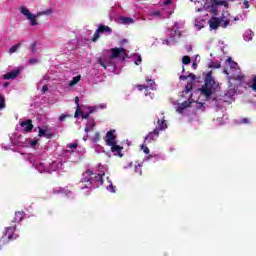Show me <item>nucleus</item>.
<instances>
[{"mask_svg": "<svg viewBox=\"0 0 256 256\" xmlns=\"http://www.w3.org/2000/svg\"><path fill=\"white\" fill-rule=\"evenodd\" d=\"M79 147V144L77 143H71L67 145V149H77Z\"/></svg>", "mask_w": 256, "mask_h": 256, "instance_id": "473e14b6", "label": "nucleus"}, {"mask_svg": "<svg viewBox=\"0 0 256 256\" xmlns=\"http://www.w3.org/2000/svg\"><path fill=\"white\" fill-rule=\"evenodd\" d=\"M179 79H180L181 81H187V80L189 79V76L181 75V76L179 77Z\"/></svg>", "mask_w": 256, "mask_h": 256, "instance_id": "79ce46f5", "label": "nucleus"}, {"mask_svg": "<svg viewBox=\"0 0 256 256\" xmlns=\"http://www.w3.org/2000/svg\"><path fill=\"white\" fill-rule=\"evenodd\" d=\"M108 189H109V191H111V193H115V186H113V184H110L108 186Z\"/></svg>", "mask_w": 256, "mask_h": 256, "instance_id": "a19ab883", "label": "nucleus"}, {"mask_svg": "<svg viewBox=\"0 0 256 256\" xmlns=\"http://www.w3.org/2000/svg\"><path fill=\"white\" fill-rule=\"evenodd\" d=\"M84 139V141H87V138H83Z\"/></svg>", "mask_w": 256, "mask_h": 256, "instance_id": "bf43d9fd", "label": "nucleus"}, {"mask_svg": "<svg viewBox=\"0 0 256 256\" xmlns=\"http://www.w3.org/2000/svg\"><path fill=\"white\" fill-rule=\"evenodd\" d=\"M30 49L32 53H35L37 51V42L32 43Z\"/></svg>", "mask_w": 256, "mask_h": 256, "instance_id": "2f4dec72", "label": "nucleus"}, {"mask_svg": "<svg viewBox=\"0 0 256 256\" xmlns=\"http://www.w3.org/2000/svg\"><path fill=\"white\" fill-rule=\"evenodd\" d=\"M38 136L46 137V139H51V137H53V134H51V132H49L48 130L38 127Z\"/></svg>", "mask_w": 256, "mask_h": 256, "instance_id": "a211bd4d", "label": "nucleus"}, {"mask_svg": "<svg viewBox=\"0 0 256 256\" xmlns=\"http://www.w3.org/2000/svg\"><path fill=\"white\" fill-rule=\"evenodd\" d=\"M23 217V212H16L14 218L12 219V223H21V221H23Z\"/></svg>", "mask_w": 256, "mask_h": 256, "instance_id": "412c9836", "label": "nucleus"}, {"mask_svg": "<svg viewBox=\"0 0 256 256\" xmlns=\"http://www.w3.org/2000/svg\"><path fill=\"white\" fill-rule=\"evenodd\" d=\"M195 105L196 109H200L201 111H205V102L193 101V98H188V100L178 104L176 111L177 113H183L185 109H189V107H193Z\"/></svg>", "mask_w": 256, "mask_h": 256, "instance_id": "39448f33", "label": "nucleus"}, {"mask_svg": "<svg viewBox=\"0 0 256 256\" xmlns=\"http://www.w3.org/2000/svg\"><path fill=\"white\" fill-rule=\"evenodd\" d=\"M182 63H183V65H189L191 63V57L190 56H183Z\"/></svg>", "mask_w": 256, "mask_h": 256, "instance_id": "cd10ccee", "label": "nucleus"}, {"mask_svg": "<svg viewBox=\"0 0 256 256\" xmlns=\"http://www.w3.org/2000/svg\"><path fill=\"white\" fill-rule=\"evenodd\" d=\"M192 67L193 69H197V63L193 62Z\"/></svg>", "mask_w": 256, "mask_h": 256, "instance_id": "3c124183", "label": "nucleus"}, {"mask_svg": "<svg viewBox=\"0 0 256 256\" xmlns=\"http://www.w3.org/2000/svg\"><path fill=\"white\" fill-rule=\"evenodd\" d=\"M135 171H136V173H140V175H141V166H136Z\"/></svg>", "mask_w": 256, "mask_h": 256, "instance_id": "09e8293b", "label": "nucleus"}, {"mask_svg": "<svg viewBox=\"0 0 256 256\" xmlns=\"http://www.w3.org/2000/svg\"><path fill=\"white\" fill-rule=\"evenodd\" d=\"M124 21H133L131 18H125Z\"/></svg>", "mask_w": 256, "mask_h": 256, "instance_id": "603ef678", "label": "nucleus"}, {"mask_svg": "<svg viewBox=\"0 0 256 256\" xmlns=\"http://www.w3.org/2000/svg\"><path fill=\"white\" fill-rule=\"evenodd\" d=\"M104 176L105 174H97L91 170H86L85 173L82 174L81 183H87L85 187H93L95 189L103 185Z\"/></svg>", "mask_w": 256, "mask_h": 256, "instance_id": "7ed1b4c3", "label": "nucleus"}, {"mask_svg": "<svg viewBox=\"0 0 256 256\" xmlns=\"http://www.w3.org/2000/svg\"><path fill=\"white\" fill-rule=\"evenodd\" d=\"M143 59L141 58V55L138 56L137 60L135 61V65H139Z\"/></svg>", "mask_w": 256, "mask_h": 256, "instance_id": "c03bdc74", "label": "nucleus"}, {"mask_svg": "<svg viewBox=\"0 0 256 256\" xmlns=\"http://www.w3.org/2000/svg\"><path fill=\"white\" fill-rule=\"evenodd\" d=\"M82 119H89V113L82 114Z\"/></svg>", "mask_w": 256, "mask_h": 256, "instance_id": "8fccbe9b", "label": "nucleus"}, {"mask_svg": "<svg viewBox=\"0 0 256 256\" xmlns=\"http://www.w3.org/2000/svg\"><path fill=\"white\" fill-rule=\"evenodd\" d=\"M63 187H56L52 190V195H61Z\"/></svg>", "mask_w": 256, "mask_h": 256, "instance_id": "c85d7f7f", "label": "nucleus"}, {"mask_svg": "<svg viewBox=\"0 0 256 256\" xmlns=\"http://www.w3.org/2000/svg\"><path fill=\"white\" fill-rule=\"evenodd\" d=\"M185 49L187 50L188 53H191V51H193V46L191 45H186Z\"/></svg>", "mask_w": 256, "mask_h": 256, "instance_id": "58836bf2", "label": "nucleus"}, {"mask_svg": "<svg viewBox=\"0 0 256 256\" xmlns=\"http://www.w3.org/2000/svg\"><path fill=\"white\" fill-rule=\"evenodd\" d=\"M210 67L213 69H221V63L215 64V63H211Z\"/></svg>", "mask_w": 256, "mask_h": 256, "instance_id": "72a5a7b5", "label": "nucleus"}, {"mask_svg": "<svg viewBox=\"0 0 256 256\" xmlns=\"http://www.w3.org/2000/svg\"><path fill=\"white\" fill-rule=\"evenodd\" d=\"M209 27L210 29L217 30L219 27H221V23H223V20L219 17L213 16L209 21Z\"/></svg>", "mask_w": 256, "mask_h": 256, "instance_id": "4468645a", "label": "nucleus"}, {"mask_svg": "<svg viewBox=\"0 0 256 256\" xmlns=\"http://www.w3.org/2000/svg\"><path fill=\"white\" fill-rule=\"evenodd\" d=\"M190 97H193V94H190Z\"/></svg>", "mask_w": 256, "mask_h": 256, "instance_id": "052dcab7", "label": "nucleus"}, {"mask_svg": "<svg viewBox=\"0 0 256 256\" xmlns=\"http://www.w3.org/2000/svg\"><path fill=\"white\" fill-rule=\"evenodd\" d=\"M103 33L111 35V33H113V30L111 29V27L105 24H100L92 37V42L97 43V41H99V38L101 37V35H103Z\"/></svg>", "mask_w": 256, "mask_h": 256, "instance_id": "6e6552de", "label": "nucleus"}, {"mask_svg": "<svg viewBox=\"0 0 256 256\" xmlns=\"http://www.w3.org/2000/svg\"><path fill=\"white\" fill-rule=\"evenodd\" d=\"M193 82H187V84L185 85L184 90L182 91V97L184 95H189V93H191V91H193Z\"/></svg>", "mask_w": 256, "mask_h": 256, "instance_id": "6ab92c4d", "label": "nucleus"}, {"mask_svg": "<svg viewBox=\"0 0 256 256\" xmlns=\"http://www.w3.org/2000/svg\"><path fill=\"white\" fill-rule=\"evenodd\" d=\"M105 142L108 147H111L112 145H115L117 143V136L115 135V130H110L106 133Z\"/></svg>", "mask_w": 256, "mask_h": 256, "instance_id": "9b49d317", "label": "nucleus"}, {"mask_svg": "<svg viewBox=\"0 0 256 256\" xmlns=\"http://www.w3.org/2000/svg\"><path fill=\"white\" fill-rule=\"evenodd\" d=\"M227 63H229L230 65L233 63L234 65H237L236 63H235V61H233V59H231V58H228L227 60Z\"/></svg>", "mask_w": 256, "mask_h": 256, "instance_id": "49530a36", "label": "nucleus"}, {"mask_svg": "<svg viewBox=\"0 0 256 256\" xmlns=\"http://www.w3.org/2000/svg\"><path fill=\"white\" fill-rule=\"evenodd\" d=\"M110 57L111 59H119V57H122V61H125V57H127V51L125 48H112Z\"/></svg>", "mask_w": 256, "mask_h": 256, "instance_id": "9d476101", "label": "nucleus"}, {"mask_svg": "<svg viewBox=\"0 0 256 256\" xmlns=\"http://www.w3.org/2000/svg\"><path fill=\"white\" fill-rule=\"evenodd\" d=\"M46 91H49V86L44 85V86L42 87V92H43V93H46Z\"/></svg>", "mask_w": 256, "mask_h": 256, "instance_id": "a18cd8bd", "label": "nucleus"}, {"mask_svg": "<svg viewBox=\"0 0 256 256\" xmlns=\"http://www.w3.org/2000/svg\"><path fill=\"white\" fill-rule=\"evenodd\" d=\"M205 101H207V103H214L215 107L218 109H223L227 107V105H231V103L235 101V98L229 97L228 99L224 100L223 98L206 97Z\"/></svg>", "mask_w": 256, "mask_h": 256, "instance_id": "423d86ee", "label": "nucleus"}, {"mask_svg": "<svg viewBox=\"0 0 256 256\" xmlns=\"http://www.w3.org/2000/svg\"><path fill=\"white\" fill-rule=\"evenodd\" d=\"M75 103H76V111H75L74 117L77 119L79 115H83V110H81V107L79 106V97L75 98Z\"/></svg>", "mask_w": 256, "mask_h": 256, "instance_id": "aec40b11", "label": "nucleus"}, {"mask_svg": "<svg viewBox=\"0 0 256 256\" xmlns=\"http://www.w3.org/2000/svg\"><path fill=\"white\" fill-rule=\"evenodd\" d=\"M241 123L248 124L249 123V118H243L241 120Z\"/></svg>", "mask_w": 256, "mask_h": 256, "instance_id": "de8ad7c7", "label": "nucleus"}, {"mask_svg": "<svg viewBox=\"0 0 256 256\" xmlns=\"http://www.w3.org/2000/svg\"><path fill=\"white\" fill-rule=\"evenodd\" d=\"M230 65H231V67H235V66H236L234 63H232V64H230Z\"/></svg>", "mask_w": 256, "mask_h": 256, "instance_id": "6e6d98bb", "label": "nucleus"}, {"mask_svg": "<svg viewBox=\"0 0 256 256\" xmlns=\"http://www.w3.org/2000/svg\"><path fill=\"white\" fill-rule=\"evenodd\" d=\"M9 86V83H4V87H8Z\"/></svg>", "mask_w": 256, "mask_h": 256, "instance_id": "864d4df0", "label": "nucleus"}, {"mask_svg": "<svg viewBox=\"0 0 256 256\" xmlns=\"http://www.w3.org/2000/svg\"><path fill=\"white\" fill-rule=\"evenodd\" d=\"M219 84L213 78V72H208L204 78V85L201 86L197 91L202 97H211L217 93Z\"/></svg>", "mask_w": 256, "mask_h": 256, "instance_id": "f257e3e1", "label": "nucleus"}, {"mask_svg": "<svg viewBox=\"0 0 256 256\" xmlns=\"http://www.w3.org/2000/svg\"><path fill=\"white\" fill-rule=\"evenodd\" d=\"M19 69H16L14 71L8 72L3 75V79L9 80V79H17L19 77Z\"/></svg>", "mask_w": 256, "mask_h": 256, "instance_id": "f3484780", "label": "nucleus"}, {"mask_svg": "<svg viewBox=\"0 0 256 256\" xmlns=\"http://www.w3.org/2000/svg\"><path fill=\"white\" fill-rule=\"evenodd\" d=\"M61 195H65V197H73V192L69 190L68 187L62 188Z\"/></svg>", "mask_w": 256, "mask_h": 256, "instance_id": "5701e85b", "label": "nucleus"}, {"mask_svg": "<svg viewBox=\"0 0 256 256\" xmlns=\"http://www.w3.org/2000/svg\"><path fill=\"white\" fill-rule=\"evenodd\" d=\"M93 143H99L101 141V133L96 132L92 138Z\"/></svg>", "mask_w": 256, "mask_h": 256, "instance_id": "bb28decb", "label": "nucleus"}, {"mask_svg": "<svg viewBox=\"0 0 256 256\" xmlns=\"http://www.w3.org/2000/svg\"><path fill=\"white\" fill-rule=\"evenodd\" d=\"M68 117H70V115L62 114V115L59 117V121H65Z\"/></svg>", "mask_w": 256, "mask_h": 256, "instance_id": "f704fd0d", "label": "nucleus"}, {"mask_svg": "<svg viewBox=\"0 0 256 256\" xmlns=\"http://www.w3.org/2000/svg\"><path fill=\"white\" fill-rule=\"evenodd\" d=\"M146 82L149 83L150 86L137 85L136 88L138 89V91H144L146 97L155 95L154 93L151 92L153 91V83L155 82L149 78H146Z\"/></svg>", "mask_w": 256, "mask_h": 256, "instance_id": "1a4fd4ad", "label": "nucleus"}, {"mask_svg": "<svg viewBox=\"0 0 256 256\" xmlns=\"http://www.w3.org/2000/svg\"><path fill=\"white\" fill-rule=\"evenodd\" d=\"M22 45H23L22 43H18L16 45L12 46L9 49L8 53H10V55L13 54V53H17V49H20V47H22Z\"/></svg>", "mask_w": 256, "mask_h": 256, "instance_id": "b1692460", "label": "nucleus"}, {"mask_svg": "<svg viewBox=\"0 0 256 256\" xmlns=\"http://www.w3.org/2000/svg\"><path fill=\"white\" fill-rule=\"evenodd\" d=\"M113 59L114 58H111V56L104 57V59L103 58H99L98 59V63H99V65H101V67H103L104 69H107V67H113V65H115L113 63Z\"/></svg>", "mask_w": 256, "mask_h": 256, "instance_id": "f8f14e48", "label": "nucleus"}, {"mask_svg": "<svg viewBox=\"0 0 256 256\" xmlns=\"http://www.w3.org/2000/svg\"><path fill=\"white\" fill-rule=\"evenodd\" d=\"M79 81H81V76H76L70 81L69 86L74 87V85H77Z\"/></svg>", "mask_w": 256, "mask_h": 256, "instance_id": "393cba45", "label": "nucleus"}, {"mask_svg": "<svg viewBox=\"0 0 256 256\" xmlns=\"http://www.w3.org/2000/svg\"><path fill=\"white\" fill-rule=\"evenodd\" d=\"M20 127L24 133L33 131V120L27 119L26 121H22Z\"/></svg>", "mask_w": 256, "mask_h": 256, "instance_id": "ddd939ff", "label": "nucleus"}, {"mask_svg": "<svg viewBox=\"0 0 256 256\" xmlns=\"http://www.w3.org/2000/svg\"><path fill=\"white\" fill-rule=\"evenodd\" d=\"M29 63H30V65H36V63H39V60H37V59H35V58H31V59L29 60Z\"/></svg>", "mask_w": 256, "mask_h": 256, "instance_id": "c9c22d12", "label": "nucleus"}, {"mask_svg": "<svg viewBox=\"0 0 256 256\" xmlns=\"http://www.w3.org/2000/svg\"><path fill=\"white\" fill-rule=\"evenodd\" d=\"M95 127V123L89 124L85 127L86 133H89V131H93V128Z\"/></svg>", "mask_w": 256, "mask_h": 256, "instance_id": "7c9ffc66", "label": "nucleus"}, {"mask_svg": "<svg viewBox=\"0 0 256 256\" xmlns=\"http://www.w3.org/2000/svg\"><path fill=\"white\" fill-rule=\"evenodd\" d=\"M171 3H173V0H165L163 2V5H165L167 7V6L171 5Z\"/></svg>", "mask_w": 256, "mask_h": 256, "instance_id": "ea45409f", "label": "nucleus"}, {"mask_svg": "<svg viewBox=\"0 0 256 256\" xmlns=\"http://www.w3.org/2000/svg\"><path fill=\"white\" fill-rule=\"evenodd\" d=\"M191 79L192 81H195L196 79H197V76L194 74V73H190L189 75H188V79Z\"/></svg>", "mask_w": 256, "mask_h": 256, "instance_id": "e433bc0d", "label": "nucleus"}, {"mask_svg": "<svg viewBox=\"0 0 256 256\" xmlns=\"http://www.w3.org/2000/svg\"><path fill=\"white\" fill-rule=\"evenodd\" d=\"M39 143V140H32L30 141V147H35Z\"/></svg>", "mask_w": 256, "mask_h": 256, "instance_id": "4c0bfd02", "label": "nucleus"}, {"mask_svg": "<svg viewBox=\"0 0 256 256\" xmlns=\"http://www.w3.org/2000/svg\"><path fill=\"white\" fill-rule=\"evenodd\" d=\"M5 109V97H0V111Z\"/></svg>", "mask_w": 256, "mask_h": 256, "instance_id": "c756f323", "label": "nucleus"}, {"mask_svg": "<svg viewBox=\"0 0 256 256\" xmlns=\"http://www.w3.org/2000/svg\"><path fill=\"white\" fill-rule=\"evenodd\" d=\"M250 89L256 94V76H254L251 80Z\"/></svg>", "mask_w": 256, "mask_h": 256, "instance_id": "a878e982", "label": "nucleus"}, {"mask_svg": "<svg viewBox=\"0 0 256 256\" xmlns=\"http://www.w3.org/2000/svg\"><path fill=\"white\" fill-rule=\"evenodd\" d=\"M182 73H185V67H183V69H182Z\"/></svg>", "mask_w": 256, "mask_h": 256, "instance_id": "4d7b16f0", "label": "nucleus"}, {"mask_svg": "<svg viewBox=\"0 0 256 256\" xmlns=\"http://www.w3.org/2000/svg\"><path fill=\"white\" fill-rule=\"evenodd\" d=\"M16 229H17V224L6 227L5 233L0 239V245H5V243H9V241H13V239H15L13 235L15 234Z\"/></svg>", "mask_w": 256, "mask_h": 256, "instance_id": "0eeeda50", "label": "nucleus"}, {"mask_svg": "<svg viewBox=\"0 0 256 256\" xmlns=\"http://www.w3.org/2000/svg\"><path fill=\"white\" fill-rule=\"evenodd\" d=\"M110 147V151L114 153V155L117 157H123V146H119L116 142V144H112Z\"/></svg>", "mask_w": 256, "mask_h": 256, "instance_id": "dca6fc26", "label": "nucleus"}, {"mask_svg": "<svg viewBox=\"0 0 256 256\" xmlns=\"http://www.w3.org/2000/svg\"><path fill=\"white\" fill-rule=\"evenodd\" d=\"M0 97H3V95H2V94H0Z\"/></svg>", "mask_w": 256, "mask_h": 256, "instance_id": "680f3d73", "label": "nucleus"}, {"mask_svg": "<svg viewBox=\"0 0 256 256\" xmlns=\"http://www.w3.org/2000/svg\"><path fill=\"white\" fill-rule=\"evenodd\" d=\"M220 21H222L220 27H222L223 29H227V27H229V25L231 24L228 19H225V17H221Z\"/></svg>", "mask_w": 256, "mask_h": 256, "instance_id": "4be33fe9", "label": "nucleus"}, {"mask_svg": "<svg viewBox=\"0 0 256 256\" xmlns=\"http://www.w3.org/2000/svg\"><path fill=\"white\" fill-rule=\"evenodd\" d=\"M93 111H94V110H93V109H91V110H90V113H93Z\"/></svg>", "mask_w": 256, "mask_h": 256, "instance_id": "13d9d810", "label": "nucleus"}, {"mask_svg": "<svg viewBox=\"0 0 256 256\" xmlns=\"http://www.w3.org/2000/svg\"><path fill=\"white\" fill-rule=\"evenodd\" d=\"M224 73H225L226 75H229V73L227 72V70H224Z\"/></svg>", "mask_w": 256, "mask_h": 256, "instance_id": "5fc2aeb1", "label": "nucleus"}, {"mask_svg": "<svg viewBox=\"0 0 256 256\" xmlns=\"http://www.w3.org/2000/svg\"><path fill=\"white\" fill-rule=\"evenodd\" d=\"M20 12L22 13V15H24V17H26V19L30 21V25L32 27H35V25H39V23L37 22V18L41 17V15H51V13H53V9L48 8L44 11L38 12L35 15V14H32L31 11L27 9V7L22 6L20 7Z\"/></svg>", "mask_w": 256, "mask_h": 256, "instance_id": "20e7f679", "label": "nucleus"}, {"mask_svg": "<svg viewBox=\"0 0 256 256\" xmlns=\"http://www.w3.org/2000/svg\"><path fill=\"white\" fill-rule=\"evenodd\" d=\"M219 6L229 7V3L227 2V0H212L211 7L215 15H217V7Z\"/></svg>", "mask_w": 256, "mask_h": 256, "instance_id": "2eb2a0df", "label": "nucleus"}, {"mask_svg": "<svg viewBox=\"0 0 256 256\" xmlns=\"http://www.w3.org/2000/svg\"><path fill=\"white\" fill-rule=\"evenodd\" d=\"M157 125H158V128L148 133V135L144 139V143L141 146L143 153H145L146 155H149V153H151V150H149V147H147V143H151V141H155V139L159 137V131H164V129H167V123H165V118H163L162 120L158 119Z\"/></svg>", "mask_w": 256, "mask_h": 256, "instance_id": "f03ea898", "label": "nucleus"}, {"mask_svg": "<svg viewBox=\"0 0 256 256\" xmlns=\"http://www.w3.org/2000/svg\"><path fill=\"white\" fill-rule=\"evenodd\" d=\"M243 5H244V9H249V1L244 0Z\"/></svg>", "mask_w": 256, "mask_h": 256, "instance_id": "37998d69", "label": "nucleus"}]
</instances>
